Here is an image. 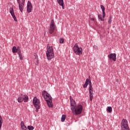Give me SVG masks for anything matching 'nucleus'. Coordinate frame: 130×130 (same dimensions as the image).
I'll return each mask as SVG.
<instances>
[{"label": "nucleus", "mask_w": 130, "mask_h": 130, "mask_svg": "<svg viewBox=\"0 0 130 130\" xmlns=\"http://www.w3.org/2000/svg\"><path fill=\"white\" fill-rule=\"evenodd\" d=\"M22 98L24 102H25V103L28 102V101L29 100V98L28 97V95H24Z\"/></svg>", "instance_id": "obj_14"}, {"label": "nucleus", "mask_w": 130, "mask_h": 130, "mask_svg": "<svg viewBox=\"0 0 130 130\" xmlns=\"http://www.w3.org/2000/svg\"><path fill=\"white\" fill-rule=\"evenodd\" d=\"M25 1L22 0V3L18 4L19 5V9L20 10L21 13H23L24 10V6L25 5Z\"/></svg>", "instance_id": "obj_10"}, {"label": "nucleus", "mask_w": 130, "mask_h": 130, "mask_svg": "<svg viewBox=\"0 0 130 130\" xmlns=\"http://www.w3.org/2000/svg\"><path fill=\"white\" fill-rule=\"evenodd\" d=\"M32 8L33 6H32V4L31 3V2L30 1H28L26 8V11L27 13H31L32 12Z\"/></svg>", "instance_id": "obj_9"}, {"label": "nucleus", "mask_w": 130, "mask_h": 130, "mask_svg": "<svg viewBox=\"0 0 130 130\" xmlns=\"http://www.w3.org/2000/svg\"><path fill=\"white\" fill-rule=\"evenodd\" d=\"M12 52H13V53H16V52H18V50H17V47L16 46L13 47Z\"/></svg>", "instance_id": "obj_17"}, {"label": "nucleus", "mask_w": 130, "mask_h": 130, "mask_svg": "<svg viewBox=\"0 0 130 130\" xmlns=\"http://www.w3.org/2000/svg\"><path fill=\"white\" fill-rule=\"evenodd\" d=\"M23 128L24 129H27V127H26V126L25 125H23Z\"/></svg>", "instance_id": "obj_29"}, {"label": "nucleus", "mask_w": 130, "mask_h": 130, "mask_svg": "<svg viewBox=\"0 0 130 130\" xmlns=\"http://www.w3.org/2000/svg\"><path fill=\"white\" fill-rule=\"evenodd\" d=\"M33 104L35 107H40V101L37 99V97L35 96L33 99Z\"/></svg>", "instance_id": "obj_8"}, {"label": "nucleus", "mask_w": 130, "mask_h": 130, "mask_svg": "<svg viewBox=\"0 0 130 130\" xmlns=\"http://www.w3.org/2000/svg\"><path fill=\"white\" fill-rule=\"evenodd\" d=\"M17 54H18L19 57L20 58V59H21V60H23V56L22 55V54H21V53L19 52H17Z\"/></svg>", "instance_id": "obj_21"}, {"label": "nucleus", "mask_w": 130, "mask_h": 130, "mask_svg": "<svg viewBox=\"0 0 130 130\" xmlns=\"http://www.w3.org/2000/svg\"><path fill=\"white\" fill-rule=\"evenodd\" d=\"M108 111L109 112H111L112 111V107H109L108 108Z\"/></svg>", "instance_id": "obj_24"}, {"label": "nucleus", "mask_w": 130, "mask_h": 130, "mask_svg": "<svg viewBox=\"0 0 130 130\" xmlns=\"http://www.w3.org/2000/svg\"><path fill=\"white\" fill-rule=\"evenodd\" d=\"M94 20H95V19H94L93 18H91V21H94Z\"/></svg>", "instance_id": "obj_31"}, {"label": "nucleus", "mask_w": 130, "mask_h": 130, "mask_svg": "<svg viewBox=\"0 0 130 130\" xmlns=\"http://www.w3.org/2000/svg\"><path fill=\"white\" fill-rule=\"evenodd\" d=\"M17 3H18V4L21 3L20 2V0H17Z\"/></svg>", "instance_id": "obj_30"}, {"label": "nucleus", "mask_w": 130, "mask_h": 130, "mask_svg": "<svg viewBox=\"0 0 130 130\" xmlns=\"http://www.w3.org/2000/svg\"><path fill=\"white\" fill-rule=\"evenodd\" d=\"M66 117H67V116H66V115H64V114H63V115H62L61 118V121L62 122H64V120H66Z\"/></svg>", "instance_id": "obj_18"}, {"label": "nucleus", "mask_w": 130, "mask_h": 130, "mask_svg": "<svg viewBox=\"0 0 130 130\" xmlns=\"http://www.w3.org/2000/svg\"><path fill=\"white\" fill-rule=\"evenodd\" d=\"M88 85H89V98L90 101H92V100H93V87L92 86V82H91V81H90V79H89V78H87L86 80L85 83L83 85V88H87V87H88Z\"/></svg>", "instance_id": "obj_3"}, {"label": "nucleus", "mask_w": 130, "mask_h": 130, "mask_svg": "<svg viewBox=\"0 0 130 130\" xmlns=\"http://www.w3.org/2000/svg\"><path fill=\"white\" fill-rule=\"evenodd\" d=\"M9 12H10L11 16L13 18L14 21H15V22H17V18L16 17V16L15 15V13L14 12V8H13V7H11L10 8Z\"/></svg>", "instance_id": "obj_11"}, {"label": "nucleus", "mask_w": 130, "mask_h": 130, "mask_svg": "<svg viewBox=\"0 0 130 130\" xmlns=\"http://www.w3.org/2000/svg\"><path fill=\"white\" fill-rule=\"evenodd\" d=\"M27 128L29 130H33V129H34V126H33L32 125H28V126H27Z\"/></svg>", "instance_id": "obj_22"}, {"label": "nucleus", "mask_w": 130, "mask_h": 130, "mask_svg": "<svg viewBox=\"0 0 130 130\" xmlns=\"http://www.w3.org/2000/svg\"><path fill=\"white\" fill-rule=\"evenodd\" d=\"M36 112H38L39 111V110L38 109H40V107H36Z\"/></svg>", "instance_id": "obj_28"}, {"label": "nucleus", "mask_w": 130, "mask_h": 130, "mask_svg": "<svg viewBox=\"0 0 130 130\" xmlns=\"http://www.w3.org/2000/svg\"><path fill=\"white\" fill-rule=\"evenodd\" d=\"M59 41L60 43H63V42H64V40L62 38H61L59 40Z\"/></svg>", "instance_id": "obj_25"}, {"label": "nucleus", "mask_w": 130, "mask_h": 130, "mask_svg": "<svg viewBox=\"0 0 130 130\" xmlns=\"http://www.w3.org/2000/svg\"><path fill=\"white\" fill-rule=\"evenodd\" d=\"M73 50L77 55H82L83 53V49L82 47H79L78 44L76 43L73 47Z\"/></svg>", "instance_id": "obj_5"}, {"label": "nucleus", "mask_w": 130, "mask_h": 130, "mask_svg": "<svg viewBox=\"0 0 130 130\" xmlns=\"http://www.w3.org/2000/svg\"><path fill=\"white\" fill-rule=\"evenodd\" d=\"M112 17H110L109 20H108V23L109 24H111V22H112Z\"/></svg>", "instance_id": "obj_26"}, {"label": "nucleus", "mask_w": 130, "mask_h": 130, "mask_svg": "<svg viewBox=\"0 0 130 130\" xmlns=\"http://www.w3.org/2000/svg\"><path fill=\"white\" fill-rule=\"evenodd\" d=\"M108 57L110 59H112L114 61H116V54L111 53L108 55Z\"/></svg>", "instance_id": "obj_12"}, {"label": "nucleus", "mask_w": 130, "mask_h": 130, "mask_svg": "<svg viewBox=\"0 0 130 130\" xmlns=\"http://www.w3.org/2000/svg\"><path fill=\"white\" fill-rule=\"evenodd\" d=\"M3 125V118L0 115V130L2 129V126Z\"/></svg>", "instance_id": "obj_20"}, {"label": "nucleus", "mask_w": 130, "mask_h": 130, "mask_svg": "<svg viewBox=\"0 0 130 130\" xmlns=\"http://www.w3.org/2000/svg\"><path fill=\"white\" fill-rule=\"evenodd\" d=\"M55 29V25L54 23V20H52L51 23L50 24V28L49 30V32L50 34H52L54 32V30Z\"/></svg>", "instance_id": "obj_7"}, {"label": "nucleus", "mask_w": 130, "mask_h": 130, "mask_svg": "<svg viewBox=\"0 0 130 130\" xmlns=\"http://www.w3.org/2000/svg\"><path fill=\"white\" fill-rule=\"evenodd\" d=\"M121 127L122 130H129L128 122L126 119H122L121 122Z\"/></svg>", "instance_id": "obj_6"}, {"label": "nucleus", "mask_w": 130, "mask_h": 130, "mask_svg": "<svg viewBox=\"0 0 130 130\" xmlns=\"http://www.w3.org/2000/svg\"><path fill=\"white\" fill-rule=\"evenodd\" d=\"M44 99L46 101L48 107L50 108L52 107V98L50 94L46 92V95L44 96Z\"/></svg>", "instance_id": "obj_4"}, {"label": "nucleus", "mask_w": 130, "mask_h": 130, "mask_svg": "<svg viewBox=\"0 0 130 130\" xmlns=\"http://www.w3.org/2000/svg\"><path fill=\"white\" fill-rule=\"evenodd\" d=\"M101 8L104 15V18H105V7L103 5H101Z\"/></svg>", "instance_id": "obj_15"}, {"label": "nucleus", "mask_w": 130, "mask_h": 130, "mask_svg": "<svg viewBox=\"0 0 130 130\" xmlns=\"http://www.w3.org/2000/svg\"><path fill=\"white\" fill-rule=\"evenodd\" d=\"M70 98H72V96H70Z\"/></svg>", "instance_id": "obj_32"}, {"label": "nucleus", "mask_w": 130, "mask_h": 130, "mask_svg": "<svg viewBox=\"0 0 130 130\" xmlns=\"http://www.w3.org/2000/svg\"><path fill=\"white\" fill-rule=\"evenodd\" d=\"M71 110L74 115H79L82 113L83 111V106L82 105H78L77 106L76 101L74 99H71L70 101Z\"/></svg>", "instance_id": "obj_1"}, {"label": "nucleus", "mask_w": 130, "mask_h": 130, "mask_svg": "<svg viewBox=\"0 0 130 130\" xmlns=\"http://www.w3.org/2000/svg\"><path fill=\"white\" fill-rule=\"evenodd\" d=\"M98 18L101 20V21H104V15H103V17H102V15L101 14H99L98 16Z\"/></svg>", "instance_id": "obj_16"}, {"label": "nucleus", "mask_w": 130, "mask_h": 130, "mask_svg": "<svg viewBox=\"0 0 130 130\" xmlns=\"http://www.w3.org/2000/svg\"><path fill=\"white\" fill-rule=\"evenodd\" d=\"M20 124H21V128L22 129L23 128H24V125H25V124L24 123V122L23 121H22L21 122Z\"/></svg>", "instance_id": "obj_23"}, {"label": "nucleus", "mask_w": 130, "mask_h": 130, "mask_svg": "<svg viewBox=\"0 0 130 130\" xmlns=\"http://www.w3.org/2000/svg\"><path fill=\"white\" fill-rule=\"evenodd\" d=\"M46 54L48 60H51V59H52V58L54 57L53 48H52V46H50L49 44L47 45V51L46 52Z\"/></svg>", "instance_id": "obj_2"}, {"label": "nucleus", "mask_w": 130, "mask_h": 130, "mask_svg": "<svg viewBox=\"0 0 130 130\" xmlns=\"http://www.w3.org/2000/svg\"><path fill=\"white\" fill-rule=\"evenodd\" d=\"M17 101L19 103H22V102L23 101V98L19 96L17 99Z\"/></svg>", "instance_id": "obj_19"}, {"label": "nucleus", "mask_w": 130, "mask_h": 130, "mask_svg": "<svg viewBox=\"0 0 130 130\" xmlns=\"http://www.w3.org/2000/svg\"><path fill=\"white\" fill-rule=\"evenodd\" d=\"M17 51H18V52L21 53V48L20 47V46L17 47Z\"/></svg>", "instance_id": "obj_27"}, {"label": "nucleus", "mask_w": 130, "mask_h": 130, "mask_svg": "<svg viewBox=\"0 0 130 130\" xmlns=\"http://www.w3.org/2000/svg\"><path fill=\"white\" fill-rule=\"evenodd\" d=\"M57 2L59 6L62 7V9L63 10L64 9V6H63V0H57Z\"/></svg>", "instance_id": "obj_13"}]
</instances>
